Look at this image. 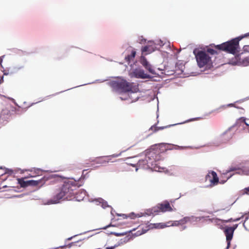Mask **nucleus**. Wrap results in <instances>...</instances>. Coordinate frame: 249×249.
Masks as SVG:
<instances>
[{
    "mask_svg": "<svg viewBox=\"0 0 249 249\" xmlns=\"http://www.w3.org/2000/svg\"><path fill=\"white\" fill-rule=\"evenodd\" d=\"M86 195V192L84 190H79L78 192H75L73 198H75L77 201H80L82 200Z\"/></svg>",
    "mask_w": 249,
    "mask_h": 249,
    "instance_id": "nucleus-11",
    "label": "nucleus"
},
{
    "mask_svg": "<svg viewBox=\"0 0 249 249\" xmlns=\"http://www.w3.org/2000/svg\"><path fill=\"white\" fill-rule=\"evenodd\" d=\"M206 179L209 180L210 182V187H213L217 185L219 182V178L217 174L215 172L213 171L209 172L208 174L206 176Z\"/></svg>",
    "mask_w": 249,
    "mask_h": 249,
    "instance_id": "nucleus-5",
    "label": "nucleus"
},
{
    "mask_svg": "<svg viewBox=\"0 0 249 249\" xmlns=\"http://www.w3.org/2000/svg\"><path fill=\"white\" fill-rule=\"evenodd\" d=\"M134 73L136 77L138 78L146 79L151 77L149 75L145 73L143 70H137Z\"/></svg>",
    "mask_w": 249,
    "mask_h": 249,
    "instance_id": "nucleus-12",
    "label": "nucleus"
},
{
    "mask_svg": "<svg viewBox=\"0 0 249 249\" xmlns=\"http://www.w3.org/2000/svg\"><path fill=\"white\" fill-rule=\"evenodd\" d=\"M64 248H65L64 247H62L61 248V249H64Z\"/></svg>",
    "mask_w": 249,
    "mask_h": 249,
    "instance_id": "nucleus-38",
    "label": "nucleus"
},
{
    "mask_svg": "<svg viewBox=\"0 0 249 249\" xmlns=\"http://www.w3.org/2000/svg\"><path fill=\"white\" fill-rule=\"evenodd\" d=\"M238 227V224H235L232 227H230V228L231 229V230L234 231L235 230V229L237 228Z\"/></svg>",
    "mask_w": 249,
    "mask_h": 249,
    "instance_id": "nucleus-27",
    "label": "nucleus"
},
{
    "mask_svg": "<svg viewBox=\"0 0 249 249\" xmlns=\"http://www.w3.org/2000/svg\"><path fill=\"white\" fill-rule=\"evenodd\" d=\"M83 240H79L76 242L71 243V244H69L68 245L65 246V247H68L69 248H70L71 247H80L83 243L82 242Z\"/></svg>",
    "mask_w": 249,
    "mask_h": 249,
    "instance_id": "nucleus-16",
    "label": "nucleus"
},
{
    "mask_svg": "<svg viewBox=\"0 0 249 249\" xmlns=\"http://www.w3.org/2000/svg\"><path fill=\"white\" fill-rule=\"evenodd\" d=\"M147 162V160H139L138 162L137 163V166H140L142 162L146 163Z\"/></svg>",
    "mask_w": 249,
    "mask_h": 249,
    "instance_id": "nucleus-25",
    "label": "nucleus"
},
{
    "mask_svg": "<svg viewBox=\"0 0 249 249\" xmlns=\"http://www.w3.org/2000/svg\"><path fill=\"white\" fill-rule=\"evenodd\" d=\"M228 172H227L226 174H224L221 177V179L220 181V183L224 184L225 182L227 181V180L229 179L231 177V175L229 176L228 177H227L226 175Z\"/></svg>",
    "mask_w": 249,
    "mask_h": 249,
    "instance_id": "nucleus-18",
    "label": "nucleus"
},
{
    "mask_svg": "<svg viewBox=\"0 0 249 249\" xmlns=\"http://www.w3.org/2000/svg\"><path fill=\"white\" fill-rule=\"evenodd\" d=\"M241 218H236V219H232V218H230L227 220H226L225 222H235V221H239L240 219Z\"/></svg>",
    "mask_w": 249,
    "mask_h": 249,
    "instance_id": "nucleus-23",
    "label": "nucleus"
},
{
    "mask_svg": "<svg viewBox=\"0 0 249 249\" xmlns=\"http://www.w3.org/2000/svg\"><path fill=\"white\" fill-rule=\"evenodd\" d=\"M18 181L21 187H26L29 186H36L40 182L39 180H29L25 181L23 178H18Z\"/></svg>",
    "mask_w": 249,
    "mask_h": 249,
    "instance_id": "nucleus-6",
    "label": "nucleus"
},
{
    "mask_svg": "<svg viewBox=\"0 0 249 249\" xmlns=\"http://www.w3.org/2000/svg\"><path fill=\"white\" fill-rule=\"evenodd\" d=\"M136 52L135 51H132L130 54L127 55L125 56V59L127 62H130L132 60L135 56Z\"/></svg>",
    "mask_w": 249,
    "mask_h": 249,
    "instance_id": "nucleus-17",
    "label": "nucleus"
},
{
    "mask_svg": "<svg viewBox=\"0 0 249 249\" xmlns=\"http://www.w3.org/2000/svg\"><path fill=\"white\" fill-rule=\"evenodd\" d=\"M249 36V32L221 44L217 45H213V46L215 49L218 50L235 54L240 51L239 41L243 38L248 37Z\"/></svg>",
    "mask_w": 249,
    "mask_h": 249,
    "instance_id": "nucleus-2",
    "label": "nucleus"
},
{
    "mask_svg": "<svg viewBox=\"0 0 249 249\" xmlns=\"http://www.w3.org/2000/svg\"><path fill=\"white\" fill-rule=\"evenodd\" d=\"M116 247V246L110 247H107L106 249H114Z\"/></svg>",
    "mask_w": 249,
    "mask_h": 249,
    "instance_id": "nucleus-31",
    "label": "nucleus"
},
{
    "mask_svg": "<svg viewBox=\"0 0 249 249\" xmlns=\"http://www.w3.org/2000/svg\"><path fill=\"white\" fill-rule=\"evenodd\" d=\"M193 53L195 56L197 64L200 68L210 67L212 65V57L205 50L195 49Z\"/></svg>",
    "mask_w": 249,
    "mask_h": 249,
    "instance_id": "nucleus-3",
    "label": "nucleus"
},
{
    "mask_svg": "<svg viewBox=\"0 0 249 249\" xmlns=\"http://www.w3.org/2000/svg\"><path fill=\"white\" fill-rule=\"evenodd\" d=\"M245 124L247 125H248V126H249V124H247V123H246L245 122Z\"/></svg>",
    "mask_w": 249,
    "mask_h": 249,
    "instance_id": "nucleus-37",
    "label": "nucleus"
},
{
    "mask_svg": "<svg viewBox=\"0 0 249 249\" xmlns=\"http://www.w3.org/2000/svg\"><path fill=\"white\" fill-rule=\"evenodd\" d=\"M110 85L115 90L124 92L130 91L132 89V85L124 79L112 81Z\"/></svg>",
    "mask_w": 249,
    "mask_h": 249,
    "instance_id": "nucleus-4",
    "label": "nucleus"
},
{
    "mask_svg": "<svg viewBox=\"0 0 249 249\" xmlns=\"http://www.w3.org/2000/svg\"><path fill=\"white\" fill-rule=\"evenodd\" d=\"M213 44H211L210 45V46H211V47H213Z\"/></svg>",
    "mask_w": 249,
    "mask_h": 249,
    "instance_id": "nucleus-39",
    "label": "nucleus"
},
{
    "mask_svg": "<svg viewBox=\"0 0 249 249\" xmlns=\"http://www.w3.org/2000/svg\"><path fill=\"white\" fill-rule=\"evenodd\" d=\"M189 220L190 218L189 217H185L178 221H176V222H178V224L183 225L187 223Z\"/></svg>",
    "mask_w": 249,
    "mask_h": 249,
    "instance_id": "nucleus-19",
    "label": "nucleus"
},
{
    "mask_svg": "<svg viewBox=\"0 0 249 249\" xmlns=\"http://www.w3.org/2000/svg\"><path fill=\"white\" fill-rule=\"evenodd\" d=\"M155 49L152 45H147L143 47L142 49V53H145V54H149L154 52Z\"/></svg>",
    "mask_w": 249,
    "mask_h": 249,
    "instance_id": "nucleus-13",
    "label": "nucleus"
},
{
    "mask_svg": "<svg viewBox=\"0 0 249 249\" xmlns=\"http://www.w3.org/2000/svg\"><path fill=\"white\" fill-rule=\"evenodd\" d=\"M146 231V230H142V231H137V232L135 233V234L137 236H139V235H141L144 233H145Z\"/></svg>",
    "mask_w": 249,
    "mask_h": 249,
    "instance_id": "nucleus-22",
    "label": "nucleus"
},
{
    "mask_svg": "<svg viewBox=\"0 0 249 249\" xmlns=\"http://www.w3.org/2000/svg\"><path fill=\"white\" fill-rule=\"evenodd\" d=\"M179 224H178V222H176V221H174V223L172 224V226H178Z\"/></svg>",
    "mask_w": 249,
    "mask_h": 249,
    "instance_id": "nucleus-32",
    "label": "nucleus"
},
{
    "mask_svg": "<svg viewBox=\"0 0 249 249\" xmlns=\"http://www.w3.org/2000/svg\"><path fill=\"white\" fill-rule=\"evenodd\" d=\"M130 165H131L133 167H136V166L135 164H133L130 163Z\"/></svg>",
    "mask_w": 249,
    "mask_h": 249,
    "instance_id": "nucleus-35",
    "label": "nucleus"
},
{
    "mask_svg": "<svg viewBox=\"0 0 249 249\" xmlns=\"http://www.w3.org/2000/svg\"><path fill=\"white\" fill-rule=\"evenodd\" d=\"M35 173L36 175H38L41 173V170L39 169H35Z\"/></svg>",
    "mask_w": 249,
    "mask_h": 249,
    "instance_id": "nucleus-26",
    "label": "nucleus"
},
{
    "mask_svg": "<svg viewBox=\"0 0 249 249\" xmlns=\"http://www.w3.org/2000/svg\"><path fill=\"white\" fill-rule=\"evenodd\" d=\"M19 69V68H16V69H15V71H10V72L7 73H4V74H5V75H8V74H13L14 73L16 72V70H17V69Z\"/></svg>",
    "mask_w": 249,
    "mask_h": 249,
    "instance_id": "nucleus-30",
    "label": "nucleus"
},
{
    "mask_svg": "<svg viewBox=\"0 0 249 249\" xmlns=\"http://www.w3.org/2000/svg\"><path fill=\"white\" fill-rule=\"evenodd\" d=\"M171 125H166V126H161V127H158V126H156L155 125H153L150 128L149 130L152 131L153 132H156L160 130H162L164 128H166L168 127H170Z\"/></svg>",
    "mask_w": 249,
    "mask_h": 249,
    "instance_id": "nucleus-15",
    "label": "nucleus"
},
{
    "mask_svg": "<svg viewBox=\"0 0 249 249\" xmlns=\"http://www.w3.org/2000/svg\"><path fill=\"white\" fill-rule=\"evenodd\" d=\"M233 135L231 128H230L220 135L219 141L222 142H226L232 138Z\"/></svg>",
    "mask_w": 249,
    "mask_h": 249,
    "instance_id": "nucleus-7",
    "label": "nucleus"
},
{
    "mask_svg": "<svg viewBox=\"0 0 249 249\" xmlns=\"http://www.w3.org/2000/svg\"><path fill=\"white\" fill-rule=\"evenodd\" d=\"M224 233L226 237V241L227 242V248L228 249L231 245V241L232 239L234 231L230 227H226L224 231Z\"/></svg>",
    "mask_w": 249,
    "mask_h": 249,
    "instance_id": "nucleus-8",
    "label": "nucleus"
},
{
    "mask_svg": "<svg viewBox=\"0 0 249 249\" xmlns=\"http://www.w3.org/2000/svg\"><path fill=\"white\" fill-rule=\"evenodd\" d=\"M81 178L78 181L68 180L55 189L53 197L49 200L51 204L59 202L61 200H71L75 194V191L83 184Z\"/></svg>",
    "mask_w": 249,
    "mask_h": 249,
    "instance_id": "nucleus-1",
    "label": "nucleus"
},
{
    "mask_svg": "<svg viewBox=\"0 0 249 249\" xmlns=\"http://www.w3.org/2000/svg\"><path fill=\"white\" fill-rule=\"evenodd\" d=\"M85 171H86V170H84L83 171V174H84V172ZM84 178V177H83V174H82V176H81V178Z\"/></svg>",
    "mask_w": 249,
    "mask_h": 249,
    "instance_id": "nucleus-34",
    "label": "nucleus"
},
{
    "mask_svg": "<svg viewBox=\"0 0 249 249\" xmlns=\"http://www.w3.org/2000/svg\"><path fill=\"white\" fill-rule=\"evenodd\" d=\"M229 107H233L234 105L233 104H230L228 105Z\"/></svg>",
    "mask_w": 249,
    "mask_h": 249,
    "instance_id": "nucleus-33",
    "label": "nucleus"
},
{
    "mask_svg": "<svg viewBox=\"0 0 249 249\" xmlns=\"http://www.w3.org/2000/svg\"><path fill=\"white\" fill-rule=\"evenodd\" d=\"M208 54L210 55H214L215 54H217V52L215 50L212 49V48H207L206 50H205Z\"/></svg>",
    "mask_w": 249,
    "mask_h": 249,
    "instance_id": "nucleus-21",
    "label": "nucleus"
},
{
    "mask_svg": "<svg viewBox=\"0 0 249 249\" xmlns=\"http://www.w3.org/2000/svg\"><path fill=\"white\" fill-rule=\"evenodd\" d=\"M158 208L161 212H171L173 209L168 201H164L162 203L158 204Z\"/></svg>",
    "mask_w": 249,
    "mask_h": 249,
    "instance_id": "nucleus-10",
    "label": "nucleus"
},
{
    "mask_svg": "<svg viewBox=\"0 0 249 249\" xmlns=\"http://www.w3.org/2000/svg\"><path fill=\"white\" fill-rule=\"evenodd\" d=\"M140 62L141 64L150 73L155 74L156 72L152 66L147 61L146 58L144 56L141 58Z\"/></svg>",
    "mask_w": 249,
    "mask_h": 249,
    "instance_id": "nucleus-9",
    "label": "nucleus"
},
{
    "mask_svg": "<svg viewBox=\"0 0 249 249\" xmlns=\"http://www.w3.org/2000/svg\"><path fill=\"white\" fill-rule=\"evenodd\" d=\"M154 225L155 228L157 229H163L168 226L164 223H156L154 224Z\"/></svg>",
    "mask_w": 249,
    "mask_h": 249,
    "instance_id": "nucleus-20",
    "label": "nucleus"
},
{
    "mask_svg": "<svg viewBox=\"0 0 249 249\" xmlns=\"http://www.w3.org/2000/svg\"><path fill=\"white\" fill-rule=\"evenodd\" d=\"M4 111H8V110H4V109H3V110H2V112H4Z\"/></svg>",
    "mask_w": 249,
    "mask_h": 249,
    "instance_id": "nucleus-36",
    "label": "nucleus"
},
{
    "mask_svg": "<svg viewBox=\"0 0 249 249\" xmlns=\"http://www.w3.org/2000/svg\"><path fill=\"white\" fill-rule=\"evenodd\" d=\"M156 146L157 147V148H159L160 149V148H162L163 147H164L165 145L162 144H160L159 145H156Z\"/></svg>",
    "mask_w": 249,
    "mask_h": 249,
    "instance_id": "nucleus-28",
    "label": "nucleus"
},
{
    "mask_svg": "<svg viewBox=\"0 0 249 249\" xmlns=\"http://www.w3.org/2000/svg\"><path fill=\"white\" fill-rule=\"evenodd\" d=\"M244 192L246 194H248V195H249V187H247V188H246L245 189H244Z\"/></svg>",
    "mask_w": 249,
    "mask_h": 249,
    "instance_id": "nucleus-29",
    "label": "nucleus"
},
{
    "mask_svg": "<svg viewBox=\"0 0 249 249\" xmlns=\"http://www.w3.org/2000/svg\"><path fill=\"white\" fill-rule=\"evenodd\" d=\"M243 49L244 52L249 53V45H245Z\"/></svg>",
    "mask_w": 249,
    "mask_h": 249,
    "instance_id": "nucleus-24",
    "label": "nucleus"
},
{
    "mask_svg": "<svg viewBox=\"0 0 249 249\" xmlns=\"http://www.w3.org/2000/svg\"><path fill=\"white\" fill-rule=\"evenodd\" d=\"M147 158L148 159H151L152 158L155 161H158L160 160V156L159 154H156V152L153 151L150 152Z\"/></svg>",
    "mask_w": 249,
    "mask_h": 249,
    "instance_id": "nucleus-14",
    "label": "nucleus"
}]
</instances>
